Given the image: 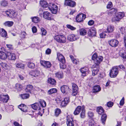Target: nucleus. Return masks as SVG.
<instances>
[{
    "instance_id": "obj_1",
    "label": "nucleus",
    "mask_w": 126,
    "mask_h": 126,
    "mask_svg": "<svg viewBox=\"0 0 126 126\" xmlns=\"http://www.w3.org/2000/svg\"><path fill=\"white\" fill-rule=\"evenodd\" d=\"M118 66L113 67L110 70V76L111 78L116 77L119 73Z\"/></svg>"
},
{
    "instance_id": "obj_2",
    "label": "nucleus",
    "mask_w": 126,
    "mask_h": 126,
    "mask_svg": "<svg viewBox=\"0 0 126 126\" xmlns=\"http://www.w3.org/2000/svg\"><path fill=\"white\" fill-rule=\"evenodd\" d=\"M54 39L57 42L60 43H64L66 41V38L63 35H59L55 36Z\"/></svg>"
},
{
    "instance_id": "obj_3",
    "label": "nucleus",
    "mask_w": 126,
    "mask_h": 126,
    "mask_svg": "<svg viewBox=\"0 0 126 126\" xmlns=\"http://www.w3.org/2000/svg\"><path fill=\"white\" fill-rule=\"evenodd\" d=\"M5 13L7 16L12 18H15L17 15L15 11L11 10L6 11Z\"/></svg>"
},
{
    "instance_id": "obj_4",
    "label": "nucleus",
    "mask_w": 126,
    "mask_h": 126,
    "mask_svg": "<svg viewBox=\"0 0 126 126\" xmlns=\"http://www.w3.org/2000/svg\"><path fill=\"white\" fill-rule=\"evenodd\" d=\"M48 8L51 11L52 13L54 14H56L58 11V7L56 5L54 4H51L48 7Z\"/></svg>"
},
{
    "instance_id": "obj_5",
    "label": "nucleus",
    "mask_w": 126,
    "mask_h": 126,
    "mask_svg": "<svg viewBox=\"0 0 126 126\" xmlns=\"http://www.w3.org/2000/svg\"><path fill=\"white\" fill-rule=\"evenodd\" d=\"M61 90L63 94H66L69 92L71 89L69 88L68 86L64 85L61 87Z\"/></svg>"
},
{
    "instance_id": "obj_6",
    "label": "nucleus",
    "mask_w": 126,
    "mask_h": 126,
    "mask_svg": "<svg viewBox=\"0 0 126 126\" xmlns=\"http://www.w3.org/2000/svg\"><path fill=\"white\" fill-rule=\"evenodd\" d=\"M86 17V16L83 14H81L78 15L76 17V20L78 22L82 21Z\"/></svg>"
},
{
    "instance_id": "obj_7",
    "label": "nucleus",
    "mask_w": 126,
    "mask_h": 126,
    "mask_svg": "<svg viewBox=\"0 0 126 126\" xmlns=\"http://www.w3.org/2000/svg\"><path fill=\"white\" fill-rule=\"evenodd\" d=\"M88 34L90 36L93 37L95 35L96 33V29L94 28H92L90 29H87Z\"/></svg>"
},
{
    "instance_id": "obj_8",
    "label": "nucleus",
    "mask_w": 126,
    "mask_h": 126,
    "mask_svg": "<svg viewBox=\"0 0 126 126\" xmlns=\"http://www.w3.org/2000/svg\"><path fill=\"white\" fill-rule=\"evenodd\" d=\"M72 95L73 96H75L78 93V86L74 83H72Z\"/></svg>"
},
{
    "instance_id": "obj_9",
    "label": "nucleus",
    "mask_w": 126,
    "mask_h": 126,
    "mask_svg": "<svg viewBox=\"0 0 126 126\" xmlns=\"http://www.w3.org/2000/svg\"><path fill=\"white\" fill-rule=\"evenodd\" d=\"M66 124L67 126H74V125L73 119L69 116L67 117Z\"/></svg>"
},
{
    "instance_id": "obj_10",
    "label": "nucleus",
    "mask_w": 126,
    "mask_h": 126,
    "mask_svg": "<svg viewBox=\"0 0 126 126\" xmlns=\"http://www.w3.org/2000/svg\"><path fill=\"white\" fill-rule=\"evenodd\" d=\"M103 59V57L102 56H99L97 57L96 60H94V64L93 65V66H99V64L101 62Z\"/></svg>"
},
{
    "instance_id": "obj_11",
    "label": "nucleus",
    "mask_w": 126,
    "mask_h": 126,
    "mask_svg": "<svg viewBox=\"0 0 126 126\" xmlns=\"http://www.w3.org/2000/svg\"><path fill=\"white\" fill-rule=\"evenodd\" d=\"M9 99L8 95H1L0 96V101L4 103H7Z\"/></svg>"
},
{
    "instance_id": "obj_12",
    "label": "nucleus",
    "mask_w": 126,
    "mask_h": 126,
    "mask_svg": "<svg viewBox=\"0 0 126 126\" xmlns=\"http://www.w3.org/2000/svg\"><path fill=\"white\" fill-rule=\"evenodd\" d=\"M32 108L34 110H40L39 112L41 113L42 112L41 109L39 105V103H35L31 105Z\"/></svg>"
},
{
    "instance_id": "obj_13",
    "label": "nucleus",
    "mask_w": 126,
    "mask_h": 126,
    "mask_svg": "<svg viewBox=\"0 0 126 126\" xmlns=\"http://www.w3.org/2000/svg\"><path fill=\"white\" fill-rule=\"evenodd\" d=\"M109 43L111 47H115L117 46L118 42L117 40L112 39L109 41Z\"/></svg>"
},
{
    "instance_id": "obj_14",
    "label": "nucleus",
    "mask_w": 126,
    "mask_h": 126,
    "mask_svg": "<svg viewBox=\"0 0 126 126\" xmlns=\"http://www.w3.org/2000/svg\"><path fill=\"white\" fill-rule=\"evenodd\" d=\"M43 16L44 18L47 20H50L51 19V15L47 11L44 12Z\"/></svg>"
},
{
    "instance_id": "obj_15",
    "label": "nucleus",
    "mask_w": 126,
    "mask_h": 126,
    "mask_svg": "<svg viewBox=\"0 0 126 126\" xmlns=\"http://www.w3.org/2000/svg\"><path fill=\"white\" fill-rule=\"evenodd\" d=\"M41 64L47 68H50L51 65V63L49 62L42 60L40 62Z\"/></svg>"
},
{
    "instance_id": "obj_16",
    "label": "nucleus",
    "mask_w": 126,
    "mask_h": 126,
    "mask_svg": "<svg viewBox=\"0 0 126 126\" xmlns=\"http://www.w3.org/2000/svg\"><path fill=\"white\" fill-rule=\"evenodd\" d=\"M57 57L58 60L62 63H64L65 62V60L64 57L59 53L57 54Z\"/></svg>"
},
{
    "instance_id": "obj_17",
    "label": "nucleus",
    "mask_w": 126,
    "mask_h": 126,
    "mask_svg": "<svg viewBox=\"0 0 126 126\" xmlns=\"http://www.w3.org/2000/svg\"><path fill=\"white\" fill-rule=\"evenodd\" d=\"M92 68H93L92 71V75L93 76H94L97 74L99 71V66H93V65L92 66Z\"/></svg>"
},
{
    "instance_id": "obj_18",
    "label": "nucleus",
    "mask_w": 126,
    "mask_h": 126,
    "mask_svg": "<svg viewBox=\"0 0 126 126\" xmlns=\"http://www.w3.org/2000/svg\"><path fill=\"white\" fill-rule=\"evenodd\" d=\"M79 38L76 35L74 34H71L69 35L67 37V39L70 41H73L76 40Z\"/></svg>"
},
{
    "instance_id": "obj_19",
    "label": "nucleus",
    "mask_w": 126,
    "mask_h": 126,
    "mask_svg": "<svg viewBox=\"0 0 126 126\" xmlns=\"http://www.w3.org/2000/svg\"><path fill=\"white\" fill-rule=\"evenodd\" d=\"M69 98L67 97H65L61 102V105L62 107L65 106L69 103Z\"/></svg>"
},
{
    "instance_id": "obj_20",
    "label": "nucleus",
    "mask_w": 126,
    "mask_h": 126,
    "mask_svg": "<svg viewBox=\"0 0 126 126\" xmlns=\"http://www.w3.org/2000/svg\"><path fill=\"white\" fill-rule=\"evenodd\" d=\"M7 56L9 60H15L16 59V56L15 54L10 52L7 53Z\"/></svg>"
},
{
    "instance_id": "obj_21",
    "label": "nucleus",
    "mask_w": 126,
    "mask_h": 126,
    "mask_svg": "<svg viewBox=\"0 0 126 126\" xmlns=\"http://www.w3.org/2000/svg\"><path fill=\"white\" fill-rule=\"evenodd\" d=\"M39 105L41 107V108L42 109V112L43 113L44 112V109L43 108V107H45L46 105V102L44 100H41L40 101L39 103Z\"/></svg>"
},
{
    "instance_id": "obj_22",
    "label": "nucleus",
    "mask_w": 126,
    "mask_h": 126,
    "mask_svg": "<svg viewBox=\"0 0 126 126\" xmlns=\"http://www.w3.org/2000/svg\"><path fill=\"white\" fill-rule=\"evenodd\" d=\"M82 107L80 106H78L76 108L74 112V114L75 115H77L81 111H82Z\"/></svg>"
},
{
    "instance_id": "obj_23",
    "label": "nucleus",
    "mask_w": 126,
    "mask_h": 126,
    "mask_svg": "<svg viewBox=\"0 0 126 126\" xmlns=\"http://www.w3.org/2000/svg\"><path fill=\"white\" fill-rule=\"evenodd\" d=\"M18 108L23 112H26L27 111V107L24 104H22L19 106Z\"/></svg>"
},
{
    "instance_id": "obj_24",
    "label": "nucleus",
    "mask_w": 126,
    "mask_h": 126,
    "mask_svg": "<svg viewBox=\"0 0 126 126\" xmlns=\"http://www.w3.org/2000/svg\"><path fill=\"white\" fill-rule=\"evenodd\" d=\"M87 70V68L85 67L82 68L80 69V71L83 76H85L86 74V72Z\"/></svg>"
},
{
    "instance_id": "obj_25",
    "label": "nucleus",
    "mask_w": 126,
    "mask_h": 126,
    "mask_svg": "<svg viewBox=\"0 0 126 126\" xmlns=\"http://www.w3.org/2000/svg\"><path fill=\"white\" fill-rule=\"evenodd\" d=\"M7 57V55L4 52L0 51V58L2 60H5Z\"/></svg>"
},
{
    "instance_id": "obj_26",
    "label": "nucleus",
    "mask_w": 126,
    "mask_h": 126,
    "mask_svg": "<svg viewBox=\"0 0 126 126\" xmlns=\"http://www.w3.org/2000/svg\"><path fill=\"white\" fill-rule=\"evenodd\" d=\"M0 35L2 37H6L7 36V33L6 31L3 29H0Z\"/></svg>"
},
{
    "instance_id": "obj_27",
    "label": "nucleus",
    "mask_w": 126,
    "mask_h": 126,
    "mask_svg": "<svg viewBox=\"0 0 126 126\" xmlns=\"http://www.w3.org/2000/svg\"><path fill=\"white\" fill-rule=\"evenodd\" d=\"M40 4L42 7L44 8H46L48 6L47 2L44 0H41L40 1Z\"/></svg>"
},
{
    "instance_id": "obj_28",
    "label": "nucleus",
    "mask_w": 126,
    "mask_h": 126,
    "mask_svg": "<svg viewBox=\"0 0 126 126\" xmlns=\"http://www.w3.org/2000/svg\"><path fill=\"white\" fill-rule=\"evenodd\" d=\"M101 88L99 85H96L94 87L93 92L94 93H96L99 92L101 90Z\"/></svg>"
},
{
    "instance_id": "obj_29",
    "label": "nucleus",
    "mask_w": 126,
    "mask_h": 126,
    "mask_svg": "<svg viewBox=\"0 0 126 126\" xmlns=\"http://www.w3.org/2000/svg\"><path fill=\"white\" fill-rule=\"evenodd\" d=\"M33 87L32 85H27L25 89V91L27 92H29L31 93V90L32 89Z\"/></svg>"
},
{
    "instance_id": "obj_30",
    "label": "nucleus",
    "mask_w": 126,
    "mask_h": 126,
    "mask_svg": "<svg viewBox=\"0 0 126 126\" xmlns=\"http://www.w3.org/2000/svg\"><path fill=\"white\" fill-rule=\"evenodd\" d=\"M48 83L54 85H55L56 84V80L54 79L50 78L48 79Z\"/></svg>"
},
{
    "instance_id": "obj_31",
    "label": "nucleus",
    "mask_w": 126,
    "mask_h": 126,
    "mask_svg": "<svg viewBox=\"0 0 126 126\" xmlns=\"http://www.w3.org/2000/svg\"><path fill=\"white\" fill-rule=\"evenodd\" d=\"M87 32V30H86L83 28H82L79 30L80 34L82 36L85 35Z\"/></svg>"
},
{
    "instance_id": "obj_32",
    "label": "nucleus",
    "mask_w": 126,
    "mask_h": 126,
    "mask_svg": "<svg viewBox=\"0 0 126 126\" xmlns=\"http://www.w3.org/2000/svg\"><path fill=\"white\" fill-rule=\"evenodd\" d=\"M97 111L100 115L102 114L104 112V109L101 107H98L97 108Z\"/></svg>"
},
{
    "instance_id": "obj_33",
    "label": "nucleus",
    "mask_w": 126,
    "mask_h": 126,
    "mask_svg": "<svg viewBox=\"0 0 126 126\" xmlns=\"http://www.w3.org/2000/svg\"><path fill=\"white\" fill-rule=\"evenodd\" d=\"M107 117V115L106 114H103L102 116L101 120L102 123L103 125H104L105 124V122L106 119Z\"/></svg>"
},
{
    "instance_id": "obj_34",
    "label": "nucleus",
    "mask_w": 126,
    "mask_h": 126,
    "mask_svg": "<svg viewBox=\"0 0 126 126\" xmlns=\"http://www.w3.org/2000/svg\"><path fill=\"white\" fill-rule=\"evenodd\" d=\"M16 67L21 68L22 69H24L25 65L23 64L20 63H16Z\"/></svg>"
},
{
    "instance_id": "obj_35",
    "label": "nucleus",
    "mask_w": 126,
    "mask_h": 126,
    "mask_svg": "<svg viewBox=\"0 0 126 126\" xmlns=\"http://www.w3.org/2000/svg\"><path fill=\"white\" fill-rule=\"evenodd\" d=\"M57 91V90L56 89L53 88L50 89L48 91L47 94H51L56 93Z\"/></svg>"
},
{
    "instance_id": "obj_36",
    "label": "nucleus",
    "mask_w": 126,
    "mask_h": 126,
    "mask_svg": "<svg viewBox=\"0 0 126 126\" xmlns=\"http://www.w3.org/2000/svg\"><path fill=\"white\" fill-rule=\"evenodd\" d=\"M56 76L59 79H61L63 77V73L60 72H58L55 73Z\"/></svg>"
},
{
    "instance_id": "obj_37",
    "label": "nucleus",
    "mask_w": 126,
    "mask_h": 126,
    "mask_svg": "<svg viewBox=\"0 0 126 126\" xmlns=\"http://www.w3.org/2000/svg\"><path fill=\"white\" fill-rule=\"evenodd\" d=\"M14 22L11 21H7L5 22L4 24V25L6 26L11 27L13 24Z\"/></svg>"
},
{
    "instance_id": "obj_38",
    "label": "nucleus",
    "mask_w": 126,
    "mask_h": 126,
    "mask_svg": "<svg viewBox=\"0 0 126 126\" xmlns=\"http://www.w3.org/2000/svg\"><path fill=\"white\" fill-rule=\"evenodd\" d=\"M31 18L32 19V22L34 23H37L40 21L39 18L37 16L32 17Z\"/></svg>"
},
{
    "instance_id": "obj_39",
    "label": "nucleus",
    "mask_w": 126,
    "mask_h": 126,
    "mask_svg": "<svg viewBox=\"0 0 126 126\" xmlns=\"http://www.w3.org/2000/svg\"><path fill=\"white\" fill-rule=\"evenodd\" d=\"M85 111L84 107H82V111L81 112L80 116L81 118H83L85 116Z\"/></svg>"
},
{
    "instance_id": "obj_40",
    "label": "nucleus",
    "mask_w": 126,
    "mask_h": 126,
    "mask_svg": "<svg viewBox=\"0 0 126 126\" xmlns=\"http://www.w3.org/2000/svg\"><path fill=\"white\" fill-rule=\"evenodd\" d=\"M114 27L113 26H108L107 28V31L108 32H112L114 30Z\"/></svg>"
},
{
    "instance_id": "obj_41",
    "label": "nucleus",
    "mask_w": 126,
    "mask_h": 126,
    "mask_svg": "<svg viewBox=\"0 0 126 126\" xmlns=\"http://www.w3.org/2000/svg\"><path fill=\"white\" fill-rule=\"evenodd\" d=\"M116 15L120 20L124 16V14L123 12H119Z\"/></svg>"
},
{
    "instance_id": "obj_42",
    "label": "nucleus",
    "mask_w": 126,
    "mask_h": 126,
    "mask_svg": "<svg viewBox=\"0 0 126 126\" xmlns=\"http://www.w3.org/2000/svg\"><path fill=\"white\" fill-rule=\"evenodd\" d=\"M111 20L113 22H115L119 21L120 19L116 14L115 16L112 18Z\"/></svg>"
},
{
    "instance_id": "obj_43",
    "label": "nucleus",
    "mask_w": 126,
    "mask_h": 126,
    "mask_svg": "<svg viewBox=\"0 0 126 126\" xmlns=\"http://www.w3.org/2000/svg\"><path fill=\"white\" fill-rule=\"evenodd\" d=\"M61 112V110L57 108L55 110V115L56 116H58Z\"/></svg>"
},
{
    "instance_id": "obj_44",
    "label": "nucleus",
    "mask_w": 126,
    "mask_h": 126,
    "mask_svg": "<svg viewBox=\"0 0 126 126\" xmlns=\"http://www.w3.org/2000/svg\"><path fill=\"white\" fill-rule=\"evenodd\" d=\"M29 96V94H21V97L23 99H27Z\"/></svg>"
},
{
    "instance_id": "obj_45",
    "label": "nucleus",
    "mask_w": 126,
    "mask_h": 126,
    "mask_svg": "<svg viewBox=\"0 0 126 126\" xmlns=\"http://www.w3.org/2000/svg\"><path fill=\"white\" fill-rule=\"evenodd\" d=\"M88 123L89 126H94V122L91 118L89 119Z\"/></svg>"
},
{
    "instance_id": "obj_46",
    "label": "nucleus",
    "mask_w": 126,
    "mask_h": 126,
    "mask_svg": "<svg viewBox=\"0 0 126 126\" xmlns=\"http://www.w3.org/2000/svg\"><path fill=\"white\" fill-rule=\"evenodd\" d=\"M119 29L122 34H124L125 35L126 34V31L124 27H121Z\"/></svg>"
},
{
    "instance_id": "obj_47",
    "label": "nucleus",
    "mask_w": 126,
    "mask_h": 126,
    "mask_svg": "<svg viewBox=\"0 0 126 126\" xmlns=\"http://www.w3.org/2000/svg\"><path fill=\"white\" fill-rule=\"evenodd\" d=\"M27 65L29 68H33L35 66L34 63H28Z\"/></svg>"
},
{
    "instance_id": "obj_48",
    "label": "nucleus",
    "mask_w": 126,
    "mask_h": 126,
    "mask_svg": "<svg viewBox=\"0 0 126 126\" xmlns=\"http://www.w3.org/2000/svg\"><path fill=\"white\" fill-rule=\"evenodd\" d=\"M0 4L2 6H5L7 5L8 3L7 1L3 0L0 2Z\"/></svg>"
},
{
    "instance_id": "obj_49",
    "label": "nucleus",
    "mask_w": 126,
    "mask_h": 126,
    "mask_svg": "<svg viewBox=\"0 0 126 126\" xmlns=\"http://www.w3.org/2000/svg\"><path fill=\"white\" fill-rule=\"evenodd\" d=\"M41 30L42 32V35H45L47 34V32L46 30L43 28H41Z\"/></svg>"
},
{
    "instance_id": "obj_50",
    "label": "nucleus",
    "mask_w": 126,
    "mask_h": 126,
    "mask_svg": "<svg viewBox=\"0 0 126 126\" xmlns=\"http://www.w3.org/2000/svg\"><path fill=\"white\" fill-rule=\"evenodd\" d=\"M66 26L68 28L72 30H74L76 29V28L71 26L70 25L68 24Z\"/></svg>"
},
{
    "instance_id": "obj_51",
    "label": "nucleus",
    "mask_w": 126,
    "mask_h": 126,
    "mask_svg": "<svg viewBox=\"0 0 126 126\" xmlns=\"http://www.w3.org/2000/svg\"><path fill=\"white\" fill-rule=\"evenodd\" d=\"M106 32H104L100 34V36L101 38H103L105 37L106 35Z\"/></svg>"
},
{
    "instance_id": "obj_52",
    "label": "nucleus",
    "mask_w": 126,
    "mask_h": 126,
    "mask_svg": "<svg viewBox=\"0 0 126 126\" xmlns=\"http://www.w3.org/2000/svg\"><path fill=\"white\" fill-rule=\"evenodd\" d=\"M70 5L69 6L71 7H73L75 6L76 5V3L75 1L71 0L70 2Z\"/></svg>"
},
{
    "instance_id": "obj_53",
    "label": "nucleus",
    "mask_w": 126,
    "mask_h": 126,
    "mask_svg": "<svg viewBox=\"0 0 126 126\" xmlns=\"http://www.w3.org/2000/svg\"><path fill=\"white\" fill-rule=\"evenodd\" d=\"M60 68L62 69H64L66 67V65L64 63H60Z\"/></svg>"
},
{
    "instance_id": "obj_54",
    "label": "nucleus",
    "mask_w": 126,
    "mask_h": 126,
    "mask_svg": "<svg viewBox=\"0 0 126 126\" xmlns=\"http://www.w3.org/2000/svg\"><path fill=\"white\" fill-rule=\"evenodd\" d=\"M16 89L18 90H21L22 89V87L21 85L18 84H16Z\"/></svg>"
},
{
    "instance_id": "obj_55",
    "label": "nucleus",
    "mask_w": 126,
    "mask_h": 126,
    "mask_svg": "<svg viewBox=\"0 0 126 126\" xmlns=\"http://www.w3.org/2000/svg\"><path fill=\"white\" fill-rule=\"evenodd\" d=\"M71 0H65L64 3V5L66 6H69Z\"/></svg>"
},
{
    "instance_id": "obj_56",
    "label": "nucleus",
    "mask_w": 126,
    "mask_h": 126,
    "mask_svg": "<svg viewBox=\"0 0 126 126\" xmlns=\"http://www.w3.org/2000/svg\"><path fill=\"white\" fill-rule=\"evenodd\" d=\"M119 54L124 59H126V53H120Z\"/></svg>"
},
{
    "instance_id": "obj_57",
    "label": "nucleus",
    "mask_w": 126,
    "mask_h": 126,
    "mask_svg": "<svg viewBox=\"0 0 126 126\" xmlns=\"http://www.w3.org/2000/svg\"><path fill=\"white\" fill-rule=\"evenodd\" d=\"M124 100V97H123L122 98V99L121 100L120 102V105L121 106H123V105L125 103Z\"/></svg>"
},
{
    "instance_id": "obj_58",
    "label": "nucleus",
    "mask_w": 126,
    "mask_h": 126,
    "mask_svg": "<svg viewBox=\"0 0 126 126\" xmlns=\"http://www.w3.org/2000/svg\"><path fill=\"white\" fill-rule=\"evenodd\" d=\"M112 6V3L111 2H109L107 6V8L108 9H110Z\"/></svg>"
},
{
    "instance_id": "obj_59",
    "label": "nucleus",
    "mask_w": 126,
    "mask_h": 126,
    "mask_svg": "<svg viewBox=\"0 0 126 126\" xmlns=\"http://www.w3.org/2000/svg\"><path fill=\"white\" fill-rule=\"evenodd\" d=\"M6 46L7 48H9V49L10 50H11L13 49V45L11 44H6Z\"/></svg>"
},
{
    "instance_id": "obj_60",
    "label": "nucleus",
    "mask_w": 126,
    "mask_h": 126,
    "mask_svg": "<svg viewBox=\"0 0 126 126\" xmlns=\"http://www.w3.org/2000/svg\"><path fill=\"white\" fill-rule=\"evenodd\" d=\"M97 57V54L96 53H94L92 57V59L93 60H96V59Z\"/></svg>"
},
{
    "instance_id": "obj_61",
    "label": "nucleus",
    "mask_w": 126,
    "mask_h": 126,
    "mask_svg": "<svg viewBox=\"0 0 126 126\" xmlns=\"http://www.w3.org/2000/svg\"><path fill=\"white\" fill-rule=\"evenodd\" d=\"M113 103L111 101L108 102L107 103V106L108 107H111L113 105Z\"/></svg>"
},
{
    "instance_id": "obj_62",
    "label": "nucleus",
    "mask_w": 126,
    "mask_h": 126,
    "mask_svg": "<svg viewBox=\"0 0 126 126\" xmlns=\"http://www.w3.org/2000/svg\"><path fill=\"white\" fill-rule=\"evenodd\" d=\"M117 11V10L116 9H115V8H112L111 9V11H110V12H109V13H110L112 14H114L116 13Z\"/></svg>"
},
{
    "instance_id": "obj_63",
    "label": "nucleus",
    "mask_w": 126,
    "mask_h": 126,
    "mask_svg": "<svg viewBox=\"0 0 126 126\" xmlns=\"http://www.w3.org/2000/svg\"><path fill=\"white\" fill-rule=\"evenodd\" d=\"M94 21L93 20H91L89 21L88 24V25L91 26L93 25L94 24Z\"/></svg>"
},
{
    "instance_id": "obj_64",
    "label": "nucleus",
    "mask_w": 126,
    "mask_h": 126,
    "mask_svg": "<svg viewBox=\"0 0 126 126\" xmlns=\"http://www.w3.org/2000/svg\"><path fill=\"white\" fill-rule=\"evenodd\" d=\"M88 116L91 118L94 116L93 113L89 111L88 113Z\"/></svg>"
}]
</instances>
